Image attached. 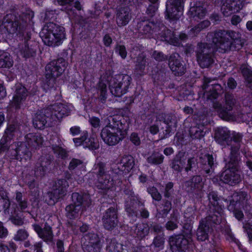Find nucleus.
<instances>
[{
    "label": "nucleus",
    "mask_w": 252,
    "mask_h": 252,
    "mask_svg": "<svg viewBox=\"0 0 252 252\" xmlns=\"http://www.w3.org/2000/svg\"><path fill=\"white\" fill-rule=\"evenodd\" d=\"M102 220L103 226L106 230H112L117 226L119 221L118 211L115 204L110 205L105 211Z\"/></svg>",
    "instance_id": "nucleus-22"
},
{
    "label": "nucleus",
    "mask_w": 252,
    "mask_h": 252,
    "mask_svg": "<svg viewBox=\"0 0 252 252\" xmlns=\"http://www.w3.org/2000/svg\"><path fill=\"white\" fill-rule=\"evenodd\" d=\"M98 93H99V99L102 103L106 101L107 95V86L102 81H99L97 85Z\"/></svg>",
    "instance_id": "nucleus-51"
},
{
    "label": "nucleus",
    "mask_w": 252,
    "mask_h": 252,
    "mask_svg": "<svg viewBox=\"0 0 252 252\" xmlns=\"http://www.w3.org/2000/svg\"><path fill=\"white\" fill-rule=\"evenodd\" d=\"M212 228L204 222L201 220L199 221V224L196 231L197 239L198 241H205L209 238V233Z\"/></svg>",
    "instance_id": "nucleus-39"
},
{
    "label": "nucleus",
    "mask_w": 252,
    "mask_h": 252,
    "mask_svg": "<svg viewBox=\"0 0 252 252\" xmlns=\"http://www.w3.org/2000/svg\"><path fill=\"white\" fill-rule=\"evenodd\" d=\"M223 209L224 208L220 207L218 208H209L210 214L201 220L212 228L215 227L216 225L220 224L221 222L224 213Z\"/></svg>",
    "instance_id": "nucleus-28"
},
{
    "label": "nucleus",
    "mask_w": 252,
    "mask_h": 252,
    "mask_svg": "<svg viewBox=\"0 0 252 252\" xmlns=\"http://www.w3.org/2000/svg\"><path fill=\"white\" fill-rule=\"evenodd\" d=\"M213 45L206 42H199L196 52V60L202 68H208L214 62L212 47Z\"/></svg>",
    "instance_id": "nucleus-15"
},
{
    "label": "nucleus",
    "mask_w": 252,
    "mask_h": 252,
    "mask_svg": "<svg viewBox=\"0 0 252 252\" xmlns=\"http://www.w3.org/2000/svg\"><path fill=\"white\" fill-rule=\"evenodd\" d=\"M52 149L55 154L62 158H64L67 156V154L66 150L63 149L61 146L57 144H52Z\"/></svg>",
    "instance_id": "nucleus-60"
},
{
    "label": "nucleus",
    "mask_w": 252,
    "mask_h": 252,
    "mask_svg": "<svg viewBox=\"0 0 252 252\" xmlns=\"http://www.w3.org/2000/svg\"><path fill=\"white\" fill-rule=\"evenodd\" d=\"M15 200L18 205L17 208L16 209L19 210L21 212H25L28 206V199L26 197L23 198V194L21 191H16Z\"/></svg>",
    "instance_id": "nucleus-44"
},
{
    "label": "nucleus",
    "mask_w": 252,
    "mask_h": 252,
    "mask_svg": "<svg viewBox=\"0 0 252 252\" xmlns=\"http://www.w3.org/2000/svg\"><path fill=\"white\" fill-rule=\"evenodd\" d=\"M169 245L172 252H193L195 247L189 232L185 235L180 233L170 236Z\"/></svg>",
    "instance_id": "nucleus-12"
},
{
    "label": "nucleus",
    "mask_w": 252,
    "mask_h": 252,
    "mask_svg": "<svg viewBox=\"0 0 252 252\" xmlns=\"http://www.w3.org/2000/svg\"><path fill=\"white\" fill-rule=\"evenodd\" d=\"M224 235L226 240L228 241L230 243L236 244L238 242V239H237L229 226H226L224 230Z\"/></svg>",
    "instance_id": "nucleus-55"
},
{
    "label": "nucleus",
    "mask_w": 252,
    "mask_h": 252,
    "mask_svg": "<svg viewBox=\"0 0 252 252\" xmlns=\"http://www.w3.org/2000/svg\"><path fill=\"white\" fill-rule=\"evenodd\" d=\"M200 159L201 167L206 174H209L214 170V158L212 154H206Z\"/></svg>",
    "instance_id": "nucleus-36"
},
{
    "label": "nucleus",
    "mask_w": 252,
    "mask_h": 252,
    "mask_svg": "<svg viewBox=\"0 0 252 252\" xmlns=\"http://www.w3.org/2000/svg\"><path fill=\"white\" fill-rule=\"evenodd\" d=\"M174 183L172 182H167L164 187L163 192L164 197L165 199H169L171 197L172 194L174 193Z\"/></svg>",
    "instance_id": "nucleus-62"
},
{
    "label": "nucleus",
    "mask_w": 252,
    "mask_h": 252,
    "mask_svg": "<svg viewBox=\"0 0 252 252\" xmlns=\"http://www.w3.org/2000/svg\"><path fill=\"white\" fill-rule=\"evenodd\" d=\"M209 41L217 49L225 53L230 49L232 42L237 39L236 32L233 31L218 30L207 35Z\"/></svg>",
    "instance_id": "nucleus-9"
},
{
    "label": "nucleus",
    "mask_w": 252,
    "mask_h": 252,
    "mask_svg": "<svg viewBox=\"0 0 252 252\" xmlns=\"http://www.w3.org/2000/svg\"><path fill=\"white\" fill-rule=\"evenodd\" d=\"M241 73L245 81L252 90V70L247 67H245L242 68Z\"/></svg>",
    "instance_id": "nucleus-54"
},
{
    "label": "nucleus",
    "mask_w": 252,
    "mask_h": 252,
    "mask_svg": "<svg viewBox=\"0 0 252 252\" xmlns=\"http://www.w3.org/2000/svg\"><path fill=\"white\" fill-rule=\"evenodd\" d=\"M144 32L145 33H151L158 32L159 31V24L154 21H143L142 23Z\"/></svg>",
    "instance_id": "nucleus-46"
},
{
    "label": "nucleus",
    "mask_w": 252,
    "mask_h": 252,
    "mask_svg": "<svg viewBox=\"0 0 252 252\" xmlns=\"http://www.w3.org/2000/svg\"><path fill=\"white\" fill-rule=\"evenodd\" d=\"M101 131L100 136L108 146H115L126 137L129 128L130 119L126 115H115Z\"/></svg>",
    "instance_id": "nucleus-3"
},
{
    "label": "nucleus",
    "mask_w": 252,
    "mask_h": 252,
    "mask_svg": "<svg viewBox=\"0 0 252 252\" xmlns=\"http://www.w3.org/2000/svg\"><path fill=\"white\" fill-rule=\"evenodd\" d=\"M57 2L60 5H73L77 10H81L82 8L80 2L78 0L74 1V0H57Z\"/></svg>",
    "instance_id": "nucleus-57"
},
{
    "label": "nucleus",
    "mask_w": 252,
    "mask_h": 252,
    "mask_svg": "<svg viewBox=\"0 0 252 252\" xmlns=\"http://www.w3.org/2000/svg\"><path fill=\"white\" fill-rule=\"evenodd\" d=\"M68 186V182L65 179H58L55 182L53 189L44 194L43 200L45 202L50 206L55 205L61 196L66 194Z\"/></svg>",
    "instance_id": "nucleus-16"
},
{
    "label": "nucleus",
    "mask_w": 252,
    "mask_h": 252,
    "mask_svg": "<svg viewBox=\"0 0 252 252\" xmlns=\"http://www.w3.org/2000/svg\"><path fill=\"white\" fill-rule=\"evenodd\" d=\"M35 177L32 171L27 174L22 173L23 181L30 189H34L36 185Z\"/></svg>",
    "instance_id": "nucleus-48"
},
{
    "label": "nucleus",
    "mask_w": 252,
    "mask_h": 252,
    "mask_svg": "<svg viewBox=\"0 0 252 252\" xmlns=\"http://www.w3.org/2000/svg\"><path fill=\"white\" fill-rule=\"evenodd\" d=\"M29 130L30 128L26 124H20L14 121L7 124L4 134L14 138L15 135L19 137H22Z\"/></svg>",
    "instance_id": "nucleus-25"
},
{
    "label": "nucleus",
    "mask_w": 252,
    "mask_h": 252,
    "mask_svg": "<svg viewBox=\"0 0 252 252\" xmlns=\"http://www.w3.org/2000/svg\"><path fill=\"white\" fill-rule=\"evenodd\" d=\"M167 61L171 70L175 76H181L185 73L186 67L178 53L175 52L171 54Z\"/></svg>",
    "instance_id": "nucleus-24"
},
{
    "label": "nucleus",
    "mask_w": 252,
    "mask_h": 252,
    "mask_svg": "<svg viewBox=\"0 0 252 252\" xmlns=\"http://www.w3.org/2000/svg\"><path fill=\"white\" fill-rule=\"evenodd\" d=\"M82 241L85 252H98L100 250V240L96 233L89 232L85 234Z\"/></svg>",
    "instance_id": "nucleus-23"
},
{
    "label": "nucleus",
    "mask_w": 252,
    "mask_h": 252,
    "mask_svg": "<svg viewBox=\"0 0 252 252\" xmlns=\"http://www.w3.org/2000/svg\"><path fill=\"white\" fill-rule=\"evenodd\" d=\"M131 77L126 75H119L111 77L109 81V87L112 95L115 97H121L126 94L131 84Z\"/></svg>",
    "instance_id": "nucleus-14"
},
{
    "label": "nucleus",
    "mask_w": 252,
    "mask_h": 252,
    "mask_svg": "<svg viewBox=\"0 0 252 252\" xmlns=\"http://www.w3.org/2000/svg\"><path fill=\"white\" fill-rule=\"evenodd\" d=\"M165 238L163 233L157 234L154 238L152 245L158 251L161 250L164 248Z\"/></svg>",
    "instance_id": "nucleus-53"
},
{
    "label": "nucleus",
    "mask_w": 252,
    "mask_h": 252,
    "mask_svg": "<svg viewBox=\"0 0 252 252\" xmlns=\"http://www.w3.org/2000/svg\"><path fill=\"white\" fill-rule=\"evenodd\" d=\"M152 78L155 85L165 87V83L170 79L165 72L157 66L152 70Z\"/></svg>",
    "instance_id": "nucleus-33"
},
{
    "label": "nucleus",
    "mask_w": 252,
    "mask_h": 252,
    "mask_svg": "<svg viewBox=\"0 0 252 252\" xmlns=\"http://www.w3.org/2000/svg\"><path fill=\"white\" fill-rule=\"evenodd\" d=\"M204 125L201 126V128L198 126H192L189 129V134L190 137L193 139H201L205 135V132L204 131L203 128Z\"/></svg>",
    "instance_id": "nucleus-49"
},
{
    "label": "nucleus",
    "mask_w": 252,
    "mask_h": 252,
    "mask_svg": "<svg viewBox=\"0 0 252 252\" xmlns=\"http://www.w3.org/2000/svg\"><path fill=\"white\" fill-rule=\"evenodd\" d=\"M157 210V217L158 219H165L172 208L171 201L163 199L158 203H155Z\"/></svg>",
    "instance_id": "nucleus-32"
},
{
    "label": "nucleus",
    "mask_w": 252,
    "mask_h": 252,
    "mask_svg": "<svg viewBox=\"0 0 252 252\" xmlns=\"http://www.w3.org/2000/svg\"><path fill=\"white\" fill-rule=\"evenodd\" d=\"M13 139L4 133L0 140V153H4L9 149L10 143Z\"/></svg>",
    "instance_id": "nucleus-52"
},
{
    "label": "nucleus",
    "mask_w": 252,
    "mask_h": 252,
    "mask_svg": "<svg viewBox=\"0 0 252 252\" xmlns=\"http://www.w3.org/2000/svg\"><path fill=\"white\" fill-rule=\"evenodd\" d=\"M97 181L96 183L97 188L104 190L106 194H110L111 192L115 191L118 184L116 182V175L113 172V169L111 174H107L105 171V164L102 162H99L96 165Z\"/></svg>",
    "instance_id": "nucleus-8"
},
{
    "label": "nucleus",
    "mask_w": 252,
    "mask_h": 252,
    "mask_svg": "<svg viewBox=\"0 0 252 252\" xmlns=\"http://www.w3.org/2000/svg\"><path fill=\"white\" fill-rule=\"evenodd\" d=\"M137 201L135 196L130 197L129 200H126L125 204V211L129 217H131L133 220H136L137 218L136 205Z\"/></svg>",
    "instance_id": "nucleus-37"
},
{
    "label": "nucleus",
    "mask_w": 252,
    "mask_h": 252,
    "mask_svg": "<svg viewBox=\"0 0 252 252\" xmlns=\"http://www.w3.org/2000/svg\"><path fill=\"white\" fill-rule=\"evenodd\" d=\"M159 33L162 40L169 45L180 47L182 46V42H185L188 39V35L184 32H181L177 36L174 31L163 27Z\"/></svg>",
    "instance_id": "nucleus-20"
},
{
    "label": "nucleus",
    "mask_w": 252,
    "mask_h": 252,
    "mask_svg": "<svg viewBox=\"0 0 252 252\" xmlns=\"http://www.w3.org/2000/svg\"><path fill=\"white\" fill-rule=\"evenodd\" d=\"M224 170L220 176V180L230 186H234L241 181L240 163L241 156L240 155L239 147H232L228 157L225 159Z\"/></svg>",
    "instance_id": "nucleus-5"
},
{
    "label": "nucleus",
    "mask_w": 252,
    "mask_h": 252,
    "mask_svg": "<svg viewBox=\"0 0 252 252\" xmlns=\"http://www.w3.org/2000/svg\"><path fill=\"white\" fill-rule=\"evenodd\" d=\"M32 227L38 237L47 243H51L53 241L54 234L52 227L47 222L42 228L39 224L34 223Z\"/></svg>",
    "instance_id": "nucleus-29"
},
{
    "label": "nucleus",
    "mask_w": 252,
    "mask_h": 252,
    "mask_svg": "<svg viewBox=\"0 0 252 252\" xmlns=\"http://www.w3.org/2000/svg\"><path fill=\"white\" fill-rule=\"evenodd\" d=\"M55 9H46L44 15V20L45 21H55L57 18L58 13Z\"/></svg>",
    "instance_id": "nucleus-63"
},
{
    "label": "nucleus",
    "mask_w": 252,
    "mask_h": 252,
    "mask_svg": "<svg viewBox=\"0 0 252 252\" xmlns=\"http://www.w3.org/2000/svg\"><path fill=\"white\" fill-rule=\"evenodd\" d=\"M69 132L72 136L81 134L79 137L73 138V141L76 147L82 145L85 148L90 150H95L99 148V144L97 137L94 135L89 136L88 132L87 130L82 131L79 126H71L69 129Z\"/></svg>",
    "instance_id": "nucleus-10"
},
{
    "label": "nucleus",
    "mask_w": 252,
    "mask_h": 252,
    "mask_svg": "<svg viewBox=\"0 0 252 252\" xmlns=\"http://www.w3.org/2000/svg\"><path fill=\"white\" fill-rule=\"evenodd\" d=\"M120 0L124 4L117 10L116 23L119 27L126 26L129 23L131 18V12L132 10L130 6H131L132 4H134L137 1L136 0L129 2L127 0L125 2L123 0Z\"/></svg>",
    "instance_id": "nucleus-21"
},
{
    "label": "nucleus",
    "mask_w": 252,
    "mask_h": 252,
    "mask_svg": "<svg viewBox=\"0 0 252 252\" xmlns=\"http://www.w3.org/2000/svg\"><path fill=\"white\" fill-rule=\"evenodd\" d=\"M114 51L115 53L120 56L122 59L125 60L126 58L127 52L125 45L117 43L115 45Z\"/></svg>",
    "instance_id": "nucleus-59"
},
{
    "label": "nucleus",
    "mask_w": 252,
    "mask_h": 252,
    "mask_svg": "<svg viewBox=\"0 0 252 252\" xmlns=\"http://www.w3.org/2000/svg\"><path fill=\"white\" fill-rule=\"evenodd\" d=\"M40 36L45 45L50 47L58 46L65 38V29L54 22H49L42 28Z\"/></svg>",
    "instance_id": "nucleus-7"
},
{
    "label": "nucleus",
    "mask_w": 252,
    "mask_h": 252,
    "mask_svg": "<svg viewBox=\"0 0 252 252\" xmlns=\"http://www.w3.org/2000/svg\"><path fill=\"white\" fill-rule=\"evenodd\" d=\"M25 142L19 141L15 143V149L10 151V158L21 162H26L32 158V150L39 149L44 142L43 137L40 133H26L25 135Z\"/></svg>",
    "instance_id": "nucleus-4"
},
{
    "label": "nucleus",
    "mask_w": 252,
    "mask_h": 252,
    "mask_svg": "<svg viewBox=\"0 0 252 252\" xmlns=\"http://www.w3.org/2000/svg\"><path fill=\"white\" fill-rule=\"evenodd\" d=\"M13 65V60L9 53L0 51V68H10Z\"/></svg>",
    "instance_id": "nucleus-45"
},
{
    "label": "nucleus",
    "mask_w": 252,
    "mask_h": 252,
    "mask_svg": "<svg viewBox=\"0 0 252 252\" xmlns=\"http://www.w3.org/2000/svg\"><path fill=\"white\" fill-rule=\"evenodd\" d=\"M27 96L28 91L26 88L22 85L18 86L16 87L12 100L10 102V106L16 110L20 109L23 103L26 100Z\"/></svg>",
    "instance_id": "nucleus-27"
},
{
    "label": "nucleus",
    "mask_w": 252,
    "mask_h": 252,
    "mask_svg": "<svg viewBox=\"0 0 252 252\" xmlns=\"http://www.w3.org/2000/svg\"><path fill=\"white\" fill-rule=\"evenodd\" d=\"M147 191L150 194L153 200L159 201L161 200V195L158 192L157 188L154 186H149L147 188Z\"/></svg>",
    "instance_id": "nucleus-56"
},
{
    "label": "nucleus",
    "mask_w": 252,
    "mask_h": 252,
    "mask_svg": "<svg viewBox=\"0 0 252 252\" xmlns=\"http://www.w3.org/2000/svg\"><path fill=\"white\" fill-rule=\"evenodd\" d=\"M83 24H81V31L79 35L80 38L83 40H87V42L90 41L96 36L97 31L96 30V23L95 22L84 21Z\"/></svg>",
    "instance_id": "nucleus-26"
},
{
    "label": "nucleus",
    "mask_w": 252,
    "mask_h": 252,
    "mask_svg": "<svg viewBox=\"0 0 252 252\" xmlns=\"http://www.w3.org/2000/svg\"><path fill=\"white\" fill-rule=\"evenodd\" d=\"M23 212L18 209L14 208L9 213V220L14 225L21 226L24 223Z\"/></svg>",
    "instance_id": "nucleus-43"
},
{
    "label": "nucleus",
    "mask_w": 252,
    "mask_h": 252,
    "mask_svg": "<svg viewBox=\"0 0 252 252\" xmlns=\"http://www.w3.org/2000/svg\"><path fill=\"white\" fill-rule=\"evenodd\" d=\"M214 139L220 145H229L231 143L230 131L226 127H218L215 131Z\"/></svg>",
    "instance_id": "nucleus-31"
},
{
    "label": "nucleus",
    "mask_w": 252,
    "mask_h": 252,
    "mask_svg": "<svg viewBox=\"0 0 252 252\" xmlns=\"http://www.w3.org/2000/svg\"><path fill=\"white\" fill-rule=\"evenodd\" d=\"M186 164V158L183 153L179 152L172 159L171 168L177 173H181Z\"/></svg>",
    "instance_id": "nucleus-34"
},
{
    "label": "nucleus",
    "mask_w": 252,
    "mask_h": 252,
    "mask_svg": "<svg viewBox=\"0 0 252 252\" xmlns=\"http://www.w3.org/2000/svg\"><path fill=\"white\" fill-rule=\"evenodd\" d=\"M83 167V162L81 159L73 158L70 160L68 168L70 171H72L75 169H80Z\"/></svg>",
    "instance_id": "nucleus-58"
},
{
    "label": "nucleus",
    "mask_w": 252,
    "mask_h": 252,
    "mask_svg": "<svg viewBox=\"0 0 252 252\" xmlns=\"http://www.w3.org/2000/svg\"><path fill=\"white\" fill-rule=\"evenodd\" d=\"M135 159L131 155L123 157L116 166L113 169V172L116 175V181L118 186L122 183V179L125 175L127 174L134 167Z\"/></svg>",
    "instance_id": "nucleus-18"
},
{
    "label": "nucleus",
    "mask_w": 252,
    "mask_h": 252,
    "mask_svg": "<svg viewBox=\"0 0 252 252\" xmlns=\"http://www.w3.org/2000/svg\"><path fill=\"white\" fill-rule=\"evenodd\" d=\"M165 18L170 21L179 19L184 7L183 0H167L166 2Z\"/></svg>",
    "instance_id": "nucleus-19"
},
{
    "label": "nucleus",
    "mask_w": 252,
    "mask_h": 252,
    "mask_svg": "<svg viewBox=\"0 0 252 252\" xmlns=\"http://www.w3.org/2000/svg\"><path fill=\"white\" fill-rule=\"evenodd\" d=\"M247 197V193L244 191L234 193L227 206L228 210L233 213L234 216L238 220H241L244 218V216L242 209L244 208Z\"/></svg>",
    "instance_id": "nucleus-17"
},
{
    "label": "nucleus",
    "mask_w": 252,
    "mask_h": 252,
    "mask_svg": "<svg viewBox=\"0 0 252 252\" xmlns=\"http://www.w3.org/2000/svg\"><path fill=\"white\" fill-rule=\"evenodd\" d=\"M146 63V59L145 57H138L135 65V72L140 76L144 75Z\"/></svg>",
    "instance_id": "nucleus-50"
},
{
    "label": "nucleus",
    "mask_w": 252,
    "mask_h": 252,
    "mask_svg": "<svg viewBox=\"0 0 252 252\" xmlns=\"http://www.w3.org/2000/svg\"><path fill=\"white\" fill-rule=\"evenodd\" d=\"M164 157L159 152H154L148 157L147 162L152 165H158L163 163Z\"/></svg>",
    "instance_id": "nucleus-47"
},
{
    "label": "nucleus",
    "mask_w": 252,
    "mask_h": 252,
    "mask_svg": "<svg viewBox=\"0 0 252 252\" xmlns=\"http://www.w3.org/2000/svg\"><path fill=\"white\" fill-rule=\"evenodd\" d=\"M207 11L203 6V3L201 4L198 5L197 2L194 4L193 6H191L188 12L190 18L194 20L202 19L206 15Z\"/></svg>",
    "instance_id": "nucleus-35"
},
{
    "label": "nucleus",
    "mask_w": 252,
    "mask_h": 252,
    "mask_svg": "<svg viewBox=\"0 0 252 252\" xmlns=\"http://www.w3.org/2000/svg\"><path fill=\"white\" fill-rule=\"evenodd\" d=\"M150 226L147 222H142L136 224L135 228V233L137 240H144L148 235Z\"/></svg>",
    "instance_id": "nucleus-41"
},
{
    "label": "nucleus",
    "mask_w": 252,
    "mask_h": 252,
    "mask_svg": "<svg viewBox=\"0 0 252 252\" xmlns=\"http://www.w3.org/2000/svg\"><path fill=\"white\" fill-rule=\"evenodd\" d=\"M33 17L34 12L32 10L20 13L13 12L7 14L5 21L0 25V38L3 40L14 38L23 42L25 47L22 53L23 57L26 59L36 55V49L30 47L28 43L34 29Z\"/></svg>",
    "instance_id": "nucleus-1"
},
{
    "label": "nucleus",
    "mask_w": 252,
    "mask_h": 252,
    "mask_svg": "<svg viewBox=\"0 0 252 252\" xmlns=\"http://www.w3.org/2000/svg\"><path fill=\"white\" fill-rule=\"evenodd\" d=\"M53 158L51 156H46L41 158L40 162L37 163L34 172L36 177H42L51 169V164Z\"/></svg>",
    "instance_id": "nucleus-30"
},
{
    "label": "nucleus",
    "mask_w": 252,
    "mask_h": 252,
    "mask_svg": "<svg viewBox=\"0 0 252 252\" xmlns=\"http://www.w3.org/2000/svg\"><path fill=\"white\" fill-rule=\"evenodd\" d=\"M70 113V110L66 105L55 103L44 109L43 114H37L33 121V125L35 128L43 129L47 123V119L59 121L63 117L69 115Z\"/></svg>",
    "instance_id": "nucleus-6"
},
{
    "label": "nucleus",
    "mask_w": 252,
    "mask_h": 252,
    "mask_svg": "<svg viewBox=\"0 0 252 252\" xmlns=\"http://www.w3.org/2000/svg\"><path fill=\"white\" fill-rule=\"evenodd\" d=\"M243 5V0H226L223 3L225 10H227L230 13L238 12Z\"/></svg>",
    "instance_id": "nucleus-40"
},
{
    "label": "nucleus",
    "mask_w": 252,
    "mask_h": 252,
    "mask_svg": "<svg viewBox=\"0 0 252 252\" xmlns=\"http://www.w3.org/2000/svg\"><path fill=\"white\" fill-rule=\"evenodd\" d=\"M67 56L66 52H63L56 60L49 63L45 67V85L57 100L62 97L61 85L65 82V80L57 82L56 79L61 76L67 68Z\"/></svg>",
    "instance_id": "nucleus-2"
},
{
    "label": "nucleus",
    "mask_w": 252,
    "mask_h": 252,
    "mask_svg": "<svg viewBox=\"0 0 252 252\" xmlns=\"http://www.w3.org/2000/svg\"><path fill=\"white\" fill-rule=\"evenodd\" d=\"M180 95L184 100L192 101L195 99V94L191 90H183L180 92Z\"/></svg>",
    "instance_id": "nucleus-61"
},
{
    "label": "nucleus",
    "mask_w": 252,
    "mask_h": 252,
    "mask_svg": "<svg viewBox=\"0 0 252 252\" xmlns=\"http://www.w3.org/2000/svg\"><path fill=\"white\" fill-rule=\"evenodd\" d=\"M152 57L157 62H163L168 60V57L165 55L161 51L155 50L152 54Z\"/></svg>",
    "instance_id": "nucleus-64"
},
{
    "label": "nucleus",
    "mask_w": 252,
    "mask_h": 252,
    "mask_svg": "<svg viewBox=\"0 0 252 252\" xmlns=\"http://www.w3.org/2000/svg\"><path fill=\"white\" fill-rule=\"evenodd\" d=\"M71 198L73 203L67 206L65 211L67 218L73 220L78 217L81 210H85L91 206V200L89 196L76 192L72 194Z\"/></svg>",
    "instance_id": "nucleus-11"
},
{
    "label": "nucleus",
    "mask_w": 252,
    "mask_h": 252,
    "mask_svg": "<svg viewBox=\"0 0 252 252\" xmlns=\"http://www.w3.org/2000/svg\"><path fill=\"white\" fill-rule=\"evenodd\" d=\"M236 102V99L232 94L226 93L224 95V103L214 102L213 107L221 119L229 121L233 117L232 111Z\"/></svg>",
    "instance_id": "nucleus-13"
},
{
    "label": "nucleus",
    "mask_w": 252,
    "mask_h": 252,
    "mask_svg": "<svg viewBox=\"0 0 252 252\" xmlns=\"http://www.w3.org/2000/svg\"><path fill=\"white\" fill-rule=\"evenodd\" d=\"M185 185L187 188L192 191L195 189L200 190L203 188L202 178L200 175L193 176L185 182Z\"/></svg>",
    "instance_id": "nucleus-38"
},
{
    "label": "nucleus",
    "mask_w": 252,
    "mask_h": 252,
    "mask_svg": "<svg viewBox=\"0 0 252 252\" xmlns=\"http://www.w3.org/2000/svg\"><path fill=\"white\" fill-rule=\"evenodd\" d=\"M209 208H224V205L217 191H211L208 194Z\"/></svg>",
    "instance_id": "nucleus-42"
}]
</instances>
